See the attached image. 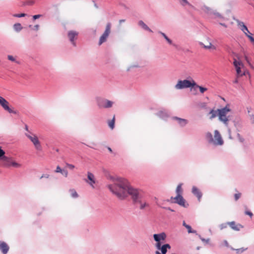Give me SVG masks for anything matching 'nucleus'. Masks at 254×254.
Returning a JSON list of instances; mask_svg holds the SVG:
<instances>
[{"instance_id": "nucleus-1", "label": "nucleus", "mask_w": 254, "mask_h": 254, "mask_svg": "<svg viewBox=\"0 0 254 254\" xmlns=\"http://www.w3.org/2000/svg\"><path fill=\"white\" fill-rule=\"evenodd\" d=\"M112 181L113 184L109 185L108 188L118 197L123 199L129 194L133 201L139 204L140 209L149 207V204L144 199L143 192L130 187L126 179L117 177L113 178Z\"/></svg>"}, {"instance_id": "nucleus-2", "label": "nucleus", "mask_w": 254, "mask_h": 254, "mask_svg": "<svg viewBox=\"0 0 254 254\" xmlns=\"http://www.w3.org/2000/svg\"><path fill=\"white\" fill-rule=\"evenodd\" d=\"M195 85H196V83L193 79H191L190 80L187 79L183 80H180L178 81V83L175 85V88L177 89H182L194 87Z\"/></svg>"}, {"instance_id": "nucleus-3", "label": "nucleus", "mask_w": 254, "mask_h": 254, "mask_svg": "<svg viewBox=\"0 0 254 254\" xmlns=\"http://www.w3.org/2000/svg\"><path fill=\"white\" fill-rule=\"evenodd\" d=\"M218 113L219 119L223 122L225 125L228 124L229 121L228 118L227 117V114L230 111V109L226 106L225 107L217 110Z\"/></svg>"}, {"instance_id": "nucleus-4", "label": "nucleus", "mask_w": 254, "mask_h": 254, "mask_svg": "<svg viewBox=\"0 0 254 254\" xmlns=\"http://www.w3.org/2000/svg\"><path fill=\"white\" fill-rule=\"evenodd\" d=\"M25 134L33 143L36 149L39 151L42 150V146L36 134L32 132L25 133Z\"/></svg>"}, {"instance_id": "nucleus-5", "label": "nucleus", "mask_w": 254, "mask_h": 254, "mask_svg": "<svg viewBox=\"0 0 254 254\" xmlns=\"http://www.w3.org/2000/svg\"><path fill=\"white\" fill-rule=\"evenodd\" d=\"M111 24L110 23H107L104 32L100 37L98 43L99 45H102L107 41V39L111 33Z\"/></svg>"}, {"instance_id": "nucleus-6", "label": "nucleus", "mask_w": 254, "mask_h": 254, "mask_svg": "<svg viewBox=\"0 0 254 254\" xmlns=\"http://www.w3.org/2000/svg\"><path fill=\"white\" fill-rule=\"evenodd\" d=\"M166 237L167 236L164 232L153 235L154 239L156 242L155 247L157 249H160V246L161 245V241H164Z\"/></svg>"}, {"instance_id": "nucleus-7", "label": "nucleus", "mask_w": 254, "mask_h": 254, "mask_svg": "<svg viewBox=\"0 0 254 254\" xmlns=\"http://www.w3.org/2000/svg\"><path fill=\"white\" fill-rule=\"evenodd\" d=\"M172 201L174 203L179 204L180 205L184 207H187L189 204L186 202L185 199L183 198L182 195H177L175 197H172L171 198Z\"/></svg>"}, {"instance_id": "nucleus-8", "label": "nucleus", "mask_w": 254, "mask_h": 254, "mask_svg": "<svg viewBox=\"0 0 254 254\" xmlns=\"http://www.w3.org/2000/svg\"><path fill=\"white\" fill-rule=\"evenodd\" d=\"M199 44L207 50H215L216 49V47L211 44L208 38L204 39L203 42H200Z\"/></svg>"}, {"instance_id": "nucleus-9", "label": "nucleus", "mask_w": 254, "mask_h": 254, "mask_svg": "<svg viewBox=\"0 0 254 254\" xmlns=\"http://www.w3.org/2000/svg\"><path fill=\"white\" fill-rule=\"evenodd\" d=\"M0 105L2 108L9 113L16 114V112L12 110L8 106L9 103L3 97L0 96Z\"/></svg>"}, {"instance_id": "nucleus-10", "label": "nucleus", "mask_w": 254, "mask_h": 254, "mask_svg": "<svg viewBox=\"0 0 254 254\" xmlns=\"http://www.w3.org/2000/svg\"><path fill=\"white\" fill-rule=\"evenodd\" d=\"M212 143L216 145H222L224 143L221 135L217 130L214 131V138Z\"/></svg>"}, {"instance_id": "nucleus-11", "label": "nucleus", "mask_w": 254, "mask_h": 254, "mask_svg": "<svg viewBox=\"0 0 254 254\" xmlns=\"http://www.w3.org/2000/svg\"><path fill=\"white\" fill-rule=\"evenodd\" d=\"M233 64L236 69L237 77H239L245 74V73H243L241 71V67L243 66L242 62L234 60Z\"/></svg>"}, {"instance_id": "nucleus-12", "label": "nucleus", "mask_w": 254, "mask_h": 254, "mask_svg": "<svg viewBox=\"0 0 254 254\" xmlns=\"http://www.w3.org/2000/svg\"><path fill=\"white\" fill-rule=\"evenodd\" d=\"M78 32L74 30H70L67 33V37L74 46H76L75 40L77 39Z\"/></svg>"}, {"instance_id": "nucleus-13", "label": "nucleus", "mask_w": 254, "mask_h": 254, "mask_svg": "<svg viewBox=\"0 0 254 254\" xmlns=\"http://www.w3.org/2000/svg\"><path fill=\"white\" fill-rule=\"evenodd\" d=\"M98 105L100 108H110L112 106L113 103L108 100L100 99L98 101Z\"/></svg>"}, {"instance_id": "nucleus-14", "label": "nucleus", "mask_w": 254, "mask_h": 254, "mask_svg": "<svg viewBox=\"0 0 254 254\" xmlns=\"http://www.w3.org/2000/svg\"><path fill=\"white\" fill-rule=\"evenodd\" d=\"M88 181L86 182L93 188H94V184L95 183V180L94 175L88 172L87 173Z\"/></svg>"}, {"instance_id": "nucleus-15", "label": "nucleus", "mask_w": 254, "mask_h": 254, "mask_svg": "<svg viewBox=\"0 0 254 254\" xmlns=\"http://www.w3.org/2000/svg\"><path fill=\"white\" fill-rule=\"evenodd\" d=\"M9 249V246L4 242H0V250L3 254H6Z\"/></svg>"}, {"instance_id": "nucleus-16", "label": "nucleus", "mask_w": 254, "mask_h": 254, "mask_svg": "<svg viewBox=\"0 0 254 254\" xmlns=\"http://www.w3.org/2000/svg\"><path fill=\"white\" fill-rule=\"evenodd\" d=\"M230 227L235 231H239L241 228H243V226L240 224H236L235 222L232 221L227 223Z\"/></svg>"}, {"instance_id": "nucleus-17", "label": "nucleus", "mask_w": 254, "mask_h": 254, "mask_svg": "<svg viewBox=\"0 0 254 254\" xmlns=\"http://www.w3.org/2000/svg\"><path fill=\"white\" fill-rule=\"evenodd\" d=\"M167 249H171V246L170 245L168 244L163 245L162 246H160V248L159 249L161 251V254L158 251H156L155 253L156 254H166L167 251Z\"/></svg>"}, {"instance_id": "nucleus-18", "label": "nucleus", "mask_w": 254, "mask_h": 254, "mask_svg": "<svg viewBox=\"0 0 254 254\" xmlns=\"http://www.w3.org/2000/svg\"><path fill=\"white\" fill-rule=\"evenodd\" d=\"M192 192L197 197L198 200L200 201L202 196V193L196 187L194 186L192 188Z\"/></svg>"}, {"instance_id": "nucleus-19", "label": "nucleus", "mask_w": 254, "mask_h": 254, "mask_svg": "<svg viewBox=\"0 0 254 254\" xmlns=\"http://www.w3.org/2000/svg\"><path fill=\"white\" fill-rule=\"evenodd\" d=\"M2 160L3 161L4 166L6 167H10L11 163L13 162V160L11 158H8L6 156H3Z\"/></svg>"}, {"instance_id": "nucleus-20", "label": "nucleus", "mask_w": 254, "mask_h": 254, "mask_svg": "<svg viewBox=\"0 0 254 254\" xmlns=\"http://www.w3.org/2000/svg\"><path fill=\"white\" fill-rule=\"evenodd\" d=\"M238 25L241 27L242 31H243L244 33H246L247 32L250 33L247 27L245 25L243 22L238 21Z\"/></svg>"}, {"instance_id": "nucleus-21", "label": "nucleus", "mask_w": 254, "mask_h": 254, "mask_svg": "<svg viewBox=\"0 0 254 254\" xmlns=\"http://www.w3.org/2000/svg\"><path fill=\"white\" fill-rule=\"evenodd\" d=\"M138 25L141 26L142 28H143L144 30L148 31L150 32H152V31L147 26V25H146L144 22L142 20H140L138 22Z\"/></svg>"}, {"instance_id": "nucleus-22", "label": "nucleus", "mask_w": 254, "mask_h": 254, "mask_svg": "<svg viewBox=\"0 0 254 254\" xmlns=\"http://www.w3.org/2000/svg\"><path fill=\"white\" fill-rule=\"evenodd\" d=\"M13 28L15 31L18 32L22 29L23 27L20 23H17L13 25Z\"/></svg>"}, {"instance_id": "nucleus-23", "label": "nucleus", "mask_w": 254, "mask_h": 254, "mask_svg": "<svg viewBox=\"0 0 254 254\" xmlns=\"http://www.w3.org/2000/svg\"><path fill=\"white\" fill-rule=\"evenodd\" d=\"M183 226H184L188 230L189 233H195L196 231L192 230L190 226L187 224L185 221L183 222Z\"/></svg>"}, {"instance_id": "nucleus-24", "label": "nucleus", "mask_w": 254, "mask_h": 254, "mask_svg": "<svg viewBox=\"0 0 254 254\" xmlns=\"http://www.w3.org/2000/svg\"><path fill=\"white\" fill-rule=\"evenodd\" d=\"M182 184H179L176 188V192L177 194V195H179V194L182 195V194L183 193V189L182 188Z\"/></svg>"}, {"instance_id": "nucleus-25", "label": "nucleus", "mask_w": 254, "mask_h": 254, "mask_svg": "<svg viewBox=\"0 0 254 254\" xmlns=\"http://www.w3.org/2000/svg\"><path fill=\"white\" fill-rule=\"evenodd\" d=\"M206 138L209 143H212L213 141V138L212 134L210 132H207L206 134Z\"/></svg>"}, {"instance_id": "nucleus-26", "label": "nucleus", "mask_w": 254, "mask_h": 254, "mask_svg": "<svg viewBox=\"0 0 254 254\" xmlns=\"http://www.w3.org/2000/svg\"><path fill=\"white\" fill-rule=\"evenodd\" d=\"M175 119L178 120L179 123L181 126H185L188 123V121L185 119H181L177 117H176Z\"/></svg>"}, {"instance_id": "nucleus-27", "label": "nucleus", "mask_w": 254, "mask_h": 254, "mask_svg": "<svg viewBox=\"0 0 254 254\" xmlns=\"http://www.w3.org/2000/svg\"><path fill=\"white\" fill-rule=\"evenodd\" d=\"M115 120V116H114L113 119L108 122V126L112 129L114 128Z\"/></svg>"}, {"instance_id": "nucleus-28", "label": "nucleus", "mask_w": 254, "mask_h": 254, "mask_svg": "<svg viewBox=\"0 0 254 254\" xmlns=\"http://www.w3.org/2000/svg\"><path fill=\"white\" fill-rule=\"evenodd\" d=\"M70 192L71 194V196L73 198H77L78 196V195L77 192L74 189L70 190Z\"/></svg>"}, {"instance_id": "nucleus-29", "label": "nucleus", "mask_w": 254, "mask_h": 254, "mask_svg": "<svg viewBox=\"0 0 254 254\" xmlns=\"http://www.w3.org/2000/svg\"><path fill=\"white\" fill-rule=\"evenodd\" d=\"M196 88H198L199 89L200 92L201 93H203L204 92L206 91L207 90V89L206 88L200 86L197 84H196V85L194 86Z\"/></svg>"}, {"instance_id": "nucleus-30", "label": "nucleus", "mask_w": 254, "mask_h": 254, "mask_svg": "<svg viewBox=\"0 0 254 254\" xmlns=\"http://www.w3.org/2000/svg\"><path fill=\"white\" fill-rule=\"evenodd\" d=\"M217 112H218L217 110L214 111L213 110H211L209 113V114H211L210 119H212L216 117L217 116Z\"/></svg>"}, {"instance_id": "nucleus-31", "label": "nucleus", "mask_w": 254, "mask_h": 254, "mask_svg": "<svg viewBox=\"0 0 254 254\" xmlns=\"http://www.w3.org/2000/svg\"><path fill=\"white\" fill-rule=\"evenodd\" d=\"M11 166H12L14 168H20L21 166V165L13 161V162L11 163Z\"/></svg>"}, {"instance_id": "nucleus-32", "label": "nucleus", "mask_w": 254, "mask_h": 254, "mask_svg": "<svg viewBox=\"0 0 254 254\" xmlns=\"http://www.w3.org/2000/svg\"><path fill=\"white\" fill-rule=\"evenodd\" d=\"M160 33L164 37L168 43L172 44V41L164 33L160 32Z\"/></svg>"}, {"instance_id": "nucleus-33", "label": "nucleus", "mask_w": 254, "mask_h": 254, "mask_svg": "<svg viewBox=\"0 0 254 254\" xmlns=\"http://www.w3.org/2000/svg\"><path fill=\"white\" fill-rule=\"evenodd\" d=\"M14 17H22L26 16V14L25 13H20V14H14L13 15Z\"/></svg>"}, {"instance_id": "nucleus-34", "label": "nucleus", "mask_w": 254, "mask_h": 254, "mask_svg": "<svg viewBox=\"0 0 254 254\" xmlns=\"http://www.w3.org/2000/svg\"><path fill=\"white\" fill-rule=\"evenodd\" d=\"M66 166L67 167H68L69 169L72 170L75 168V166L69 163H66Z\"/></svg>"}, {"instance_id": "nucleus-35", "label": "nucleus", "mask_w": 254, "mask_h": 254, "mask_svg": "<svg viewBox=\"0 0 254 254\" xmlns=\"http://www.w3.org/2000/svg\"><path fill=\"white\" fill-rule=\"evenodd\" d=\"M241 193H236L234 195L235 200H236V201L238 200L239 199V198L241 197Z\"/></svg>"}, {"instance_id": "nucleus-36", "label": "nucleus", "mask_w": 254, "mask_h": 254, "mask_svg": "<svg viewBox=\"0 0 254 254\" xmlns=\"http://www.w3.org/2000/svg\"><path fill=\"white\" fill-rule=\"evenodd\" d=\"M62 175H63L65 177H67L68 176V172L67 170H63L62 173H61Z\"/></svg>"}, {"instance_id": "nucleus-37", "label": "nucleus", "mask_w": 254, "mask_h": 254, "mask_svg": "<svg viewBox=\"0 0 254 254\" xmlns=\"http://www.w3.org/2000/svg\"><path fill=\"white\" fill-rule=\"evenodd\" d=\"M5 152L0 148V158L2 159V157L4 156Z\"/></svg>"}, {"instance_id": "nucleus-38", "label": "nucleus", "mask_w": 254, "mask_h": 254, "mask_svg": "<svg viewBox=\"0 0 254 254\" xmlns=\"http://www.w3.org/2000/svg\"><path fill=\"white\" fill-rule=\"evenodd\" d=\"M63 171V169H61V168L59 166H58L56 168V170H55V172L56 173H62Z\"/></svg>"}, {"instance_id": "nucleus-39", "label": "nucleus", "mask_w": 254, "mask_h": 254, "mask_svg": "<svg viewBox=\"0 0 254 254\" xmlns=\"http://www.w3.org/2000/svg\"><path fill=\"white\" fill-rule=\"evenodd\" d=\"M245 213L246 215H249L251 217H252L253 215L252 212L248 210L245 211Z\"/></svg>"}, {"instance_id": "nucleus-40", "label": "nucleus", "mask_w": 254, "mask_h": 254, "mask_svg": "<svg viewBox=\"0 0 254 254\" xmlns=\"http://www.w3.org/2000/svg\"><path fill=\"white\" fill-rule=\"evenodd\" d=\"M42 16V15L41 14H37V15H33V19L34 20H36L38 18H39L40 17H41Z\"/></svg>"}, {"instance_id": "nucleus-41", "label": "nucleus", "mask_w": 254, "mask_h": 254, "mask_svg": "<svg viewBox=\"0 0 254 254\" xmlns=\"http://www.w3.org/2000/svg\"><path fill=\"white\" fill-rule=\"evenodd\" d=\"M8 59L11 61H15L14 58L12 56H10V55L8 56Z\"/></svg>"}, {"instance_id": "nucleus-42", "label": "nucleus", "mask_w": 254, "mask_h": 254, "mask_svg": "<svg viewBox=\"0 0 254 254\" xmlns=\"http://www.w3.org/2000/svg\"><path fill=\"white\" fill-rule=\"evenodd\" d=\"M43 178H49V175H48V174H44V175H43L40 177V179H42Z\"/></svg>"}, {"instance_id": "nucleus-43", "label": "nucleus", "mask_w": 254, "mask_h": 254, "mask_svg": "<svg viewBox=\"0 0 254 254\" xmlns=\"http://www.w3.org/2000/svg\"><path fill=\"white\" fill-rule=\"evenodd\" d=\"M39 25H35L34 26V29L36 30V31H38L39 30Z\"/></svg>"}, {"instance_id": "nucleus-44", "label": "nucleus", "mask_w": 254, "mask_h": 254, "mask_svg": "<svg viewBox=\"0 0 254 254\" xmlns=\"http://www.w3.org/2000/svg\"><path fill=\"white\" fill-rule=\"evenodd\" d=\"M248 38L252 42H254V38L252 36H248Z\"/></svg>"}, {"instance_id": "nucleus-45", "label": "nucleus", "mask_w": 254, "mask_h": 254, "mask_svg": "<svg viewBox=\"0 0 254 254\" xmlns=\"http://www.w3.org/2000/svg\"><path fill=\"white\" fill-rule=\"evenodd\" d=\"M221 229H223V228H226L227 227V224H223L221 225Z\"/></svg>"}, {"instance_id": "nucleus-46", "label": "nucleus", "mask_w": 254, "mask_h": 254, "mask_svg": "<svg viewBox=\"0 0 254 254\" xmlns=\"http://www.w3.org/2000/svg\"><path fill=\"white\" fill-rule=\"evenodd\" d=\"M238 136L239 137L240 141L242 142H243L244 141V139L243 137H241L240 134H238Z\"/></svg>"}, {"instance_id": "nucleus-47", "label": "nucleus", "mask_w": 254, "mask_h": 254, "mask_svg": "<svg viewBox=\"0 0 254 254\" xmlns=\"http://www.w3.org/2000/svg\"><path fill=\"white\" fill-rule=\"evenodd\" d=\"M25 130L27 131V133H29V132H30L29 131V130H28V127L27 125H26L25 126Z\"/></svg>"}, {"instance_id": "nucleus-48", "label": "nucleus", "mask_w": 254, "mask_h": 254, "mask_svg": "<svg viewBox=\"0 0 254 254\" xmlns=\"http://www.w3.org/2000/svg\"><path fill=\"white\" fill-rule=\"evenodd\" d=\"M246 34V35L248 37V36H251L252 34L250 32V33H245Z\"/></svg>"}, {"instance_id": "nucleus-49", "label": "nucleus", "mask_w": 254, "mask_h": 254, "mask_svg": "<svg viewBox=\"0 0 254 254\" xmlns=\"http://www.w3.org/2000/svg\"><path fill=\"white\" fill-rule=\"evenodd\" d=\"M238 77H237L236 79L234 81V83H237L238 82Z\"/></svg>"}, {"instance_id": "nucleus-50", "label": "nucleus", "mask_w": 254, "mask_h": 254, "mask_svg": "<svg viewBox=\"0 0 254 254\" xmlns=\"http://www.w3.org/2000/svg\"><path fill=\"white\" fill-rule=\"evenodd\" d=\"M182 1L185 3V4H188V1L187 0H182Z\"/></svg>"}, {"instance_id": "nucleus-51", "label": "nucleus", "mask_w": 254, "mask_h": 254, "mask_svg": "<svg viewBox=\"0 0 254 254\" xmlns=\"http://www.w3.org/2000/svg\"><path fill=\"white\" fill-rule=\"evenodd\" d=\"M108 149L110 152H112V150L110 147H108Z\"/></svg>"}, {"instance_id": "nucleus-52", "label": "nucleus", "mask_w": 254, "mask_h": 254, "mask_svg": "<svg viewBox=\"0 0 254 254\" xmlns=\"http://www.w3.org/2000/svg\"><path fill=\"white\" fill-rule=\"evenodd\" d=\"M125 20H123V19H122V20H120V23H121L122 22H125Z\"/></svg>"}]
</instances>
